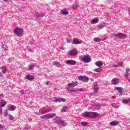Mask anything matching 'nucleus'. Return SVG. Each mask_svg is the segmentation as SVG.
<instances>
[{
  "label": "nucleus",
  "instance_id": "47",
  "mask_svg": "<svg viewBox=\"0 0 130 130\" xmlns=\"http://www.w3.org/2000/svg\"><path fill=\"white\" fill-rule=\"evenodd\" d=\"M67 41L68 43H71V41H69V39H67Z\"/></svg>",
  "mask_w": 130,
  "mask_h": 130
},
{
  "label": "nucleus",
  "instance_id": "33",
  "mask_svg": "<svg viewBox=\"0 0 130 130\" xmlns=\"http://www.w3.org/2000/svg\"><path fill=\"white\" fill-rule=\"evenodd\" d=\"M61 14L62 15H69V12L63 10L61 11Z\"/></svg>",
  "mask_w": 130,
  "mask_h": 130
},
{
  "label": "nucleus",
  "instance_id": "35",
  "mask_svg": "<svg viewBox=\"0 0 130 130\" xmlns=\"http://www.w3.org/2000/svg\"><path fill=\"white\" fill-rule=\"evenodd\" d=\"M0 129L7 130L8 129V128H6V127L3 126L2 124H0Z\"/></svg>",
  "mask_w": 130,
  "mask_h": 130
},
{
  "label": "nucleus",
  "instance_id": "8",
  "mask_svg": "<svg viewBox=\"0 0 130 130\" xmlns=\"http://www.w3.org/2000/svg\"><path fill=\"white\" fill-rule=\"evenodd\" d=\"M92 89H93V93L94 94H97V93H98L99 88H98V86L97 85L96 83H95L93 85V86H92Z\"/></svg>",
  "mask_w": 130,
  "mask_h": 130
},
{
  "label": "nucleus",
  "instance_id": "9",
  "mask_svg": "<svg viewBox=\"0 0 130 130\" xmlns=\"http://www.w3.org/2000/svg\"><path fill=\"white\" fill-rule=\"evenodd\" d=\"M66 62L68 64H70L71 66H75L77 63L76 61L73 60H67Z\"/></svg>",
  "mask_w": 130,
  "mask_h": 130
},
{
  "label": "nucleus",
  "instance_id": "25",
  "mask_svg": "<svg viewBox=\"0 0 130 130\" xmlns=\"http://www.w3.org/2000/svg\"><path fill=\"white\" fill-rule=\"evenodd\" d=\"M35 68V64H32L28 66V71H32Z\"/></svg>",
  "mask_w": 130,
  "mask_h": 130
},
{
  "label": "nucleus",
  "instance_id": "13",
  "mask_svg": "<svg viewBox=\"0 0 130 130\" xmlns=\"http://www.w3.org/2000/svg\"><path fill=\"white\" fill-rule=\"evenodd\" d=\"M117 38L119 39H123L125 38V35L122 34V33H118L117 34Z\"/></svg>",
  "mask_w": 130,
  "mask_h": 130
},
{
  "label": "nucleus",
  "instance_id": "39",
  "mask_svg": "<svg viewBox=\"0 0 130 130\" xmlns=\"http://www.w3.org/2000/svg\"><path fill=\"white\" fill-rule=\"evenodd\" d=\"M95 71L97 73H100V72H101V71H102V69H101V68H97V69H95Z\"/></svg>",
  "mask_w": 130,
  "mask_h": 130
},
{
  "label": "nucleus",
  "instance_id": "12",
  "mask_svg": "<svg viewBox=\"0 0 130 130\" xmlns=\"http://www.w3.org/2000/svg\"><path fill=\"white\" fill-rule=\"evenodd\" d=\"M64 101H66V99L62 98H57L55 100L56 103H57V102H64Z\"/></svg>",
  "mask_w": 130,
  "mask_h": 130
},
{
  "label": "nucleus",
  "instance_id": "5",
  "mask_svg": "<svg viewBox=\"0 0 130 130\" xmlns=\"http://www.w3.org/2000/svg\"><path fill=\"white\" fill-rule=\"evenodd\" d=\"M129 72H130V70H129V68H126V71L124 73V77H125V78L126 79H127V80H128V81L129 82H130V79H129V77H128V76H129Z\"/></svg>",
  "mask_w": 130,
  "mask_h": 130
},
{
  "label": "nucleus",
  "instance_id": "17",
  "mask_svg": "<svg viewBox=\"0 0 130 130\" xmlns=\"http://www.w3.org/2000/svg\"><path fill=\"white\" fill-rule=\"evenodd\" d=\"M95 64L99 68H100L101 67H102L103 66V62L101 61H99L95 62Z\"/></svg>",
  "mask_w": 130,
  "mask_h": 130
},
{
  "label": "nucleus",
  "instance_id": "44",
  "mask_svg": "<svg viewBox=\"0 0 130 130\" xmlns=\"http://www.w3.org/2000/svg\"><path fill=\"white\" fill-rule=\"evenodd\" d=\"M70 92H71V93H73V92H76V90L74 89H71L70 90Z\"/></svg>",
  "mask_w": 130,
  "mask_h": 130
},
{
  "label": "nucleus",
  "instance_id": "28",
  "mask_svg": "<svg viewBox=\"0 0 130 130\" xmlns=\"http://www.w3.org/2000/svg\"><path fill=\"white\" fill-rule=\"evenodd\" d=\"M122 102H123L124 103V104H127V103H130V99H129L128 100H123L122 101Z\"/></svg>",
  "mask_w": 130,
  "mask_h": 130
},
{
  "label": "nucleus",
  "instance_id": "16",
  "mask_svg": "<svg viewBox=\"0 0 130 130\" xmlns=\"http://www.w3.org/2000/svg\"><path fill=\"white\" fill-rule=\"evenodd\" d=\"M77 54V52H76V50H73L69 52V55L73 56V55H76Z\"/></svg>",
  "mask_w": 130,
  "mask_h": 130
},
{
  "label": "nucleus",
  "instance_id": "50",
  "mask_svg": "<svg viewBox=\"0 0 130 130\" xmlns=\"http://www.w3.org/2000/svg\"><path fill=\"white\" fill-rule=\"evenodd\" d=\"M48 84H49V82H47L46 85H48Z\"/></svg>",
  "mask_w": 130,
  "mask_h": 130
},
{
  "label": "nucleus",
  "instance_id": "11",
  "mask_svg": "<svg viewBox=\"0 0 130 130\" xmlns=\"http://www.w3.org/2000/svg\"><path fill=\"white\" fill-rule=\"evenodd\" d=\"M25 79L28 80V81H32V80L34 79V77L31 75H27L25 76Z\"/></svg>",
  "mask_w": 130,
  "mask_h": 130
},
{
  "label": "nucleus",
  "instance_id": "18",
  "mask_svg": "<svg viewBox=\"0 0 130 130\" xmlns=\"http://www.w3.org/2000/svg\"><path fill=\"white\" fill-rule=\"evenodd\" d=\"M118 124V122L117 121H112L110 122V125H112V126H116Z\"/></svg>",
  "mask_w": 130,
  "mask_h": 130
},
{
  "label": "nucleus",
  "instance_id": "29",
  "mask_svg": "<svg viewBox=\"0 0 130 130\" xmlns=\"http://www.w3.org/2000/svg\"><path fill=\"white\" fill-rule=\"evenodd\" d=\"M35 17H36L37 18H43V17H44V15H43V14L37 13L35 15Z\"/></svg>",
  "mask_w": 130,
  "mask_h": 130
},
{
  "label": "nucleus",
  "instance_id": "24",
  "mask_svg": "<svg viewBox=\"0 0 130 130\" xmlns=\"http://www.w3.org/2000/svg\"><path fill=\"white\" fill-rule=\"evenodd\" d=\"M99 22V19L98 18H96L95 19H92L91 21V24H97Z\"/></svg>",
  "mask_w": 130,
  "mask_h": 130
},
{
  "label": "nucleus",
  "instance_id": "2",
  "mask_svg": "<svg viewBox=\"0 0 130 130\" xmlns=\"http://www.w3.org/2000/svg\"><path fill=\"white\" fill-rule=\"evenodd\" d=\"M23 29L22 28H16L14 32L17 36L20 37V36H22V34H23Z\"/></svg>",
  "mask_w": 130,
  "mask_h": 130
},
{
  "label": "nucleus",
  "instance_id": "23",
  "mask_svg": "<svg viewBox=\"0 0 130 130\" xmlns=\"http://www.w3.org/2000/svg\"><path fill=\"white\" fill-rule=\"evenodd\" d=\"M52 64H53V66H55L57 68H59V67H60V63L57 62V61L53 62L52 63Z\"/></svg>",
  "mask_w": 130,
  "mask_h": 130
},
{
  "label": "nucleus",
  "instance_id": "22",
  "mask_svg": "<svg viewBox=\"0 0 130 130\" xmlns=\"http://www.w3.org/2000/svg\"><path fill=\"white\" fill-rule=\"evenodd\" d=\"M105 26V23H103L102 24H99V25L98 26V28L99 29H103Z\"/></svg>",
  "mask_w": 130,
  "mask_h": 130
},
{
  "label": "nucleus",
  "instance_id": "36",
  "mask_svg": "<svg viewBox=\"0 0 130 130\" xmlns=\"http://www.w3.org/2000/svg\"><path fill=\"white\" fill-rule=\"evenodd\" d=\"M16 108V106H11L9 108V110H11V111H14V110H15Z\"/></svg>",
  "mask_w": 130,
  "mask_h": 130
},
{
  "label": "nucleus",
  "instance_id": "3",
  "mask_svg": "<svg viewBox=\"0 0 130 130\" xmlns=\"http://www.w3.org/2000/svg\"><path fill=\"white\" fill-rule=\"evenodd\" d=\"M78 79L79 81H82L83 82H85V83L89 82V78L85 76H78Z\"/></svg>",
  "mask_w": 130,
  "mask_h": 130
},
{
  "label": "nucleus",
  "instance_id": "49",
  "mask_svg": "<svg viewBox=\"0 0 130 130\" xmlns=\"http://www.w3.org/2000/svg\"><path fill=\"white\" fill-rule=\"evenodd\" d=\"M4 2H5V3H7V2H8V0H3Z\"/></svg>",
  "mask_w": 130,
  "mask_h": 130
},
{
  "label": "nucleus",
  "instance_id": "41",
  "mask_svg": "<svg viewBox=\"0 0 130 130\" xmlns=\"http://www.w3.org/2000/svg\"><path fill=\"white\" fill-rule=\"evenodd\" d=\"M111 36L112 37H116L117 38V34H112Z\"/></svg>",
  "mask_w": 130,
  "mask_h": 130
},
{
  "label": "nucleus",
  "instance_id": "15",
  "mask_svg": "<svg viewBox=\"0 0 130 130\" xmlns=\"http://www.w3.org/2000/svg\"><path fill=\"white\" fill-rule=\"evenodd\" d=\"M77 85H78V82H73L72 83H69L68 84V86L72 87V88H74V87H76V86H77Z\"/></svg>",
  "mask_w": 130,
  "mask_h": 130
},
{
  "label": "nucleus",
  "instance_id": "48",
  "mask_svg": "<svg viewBox=\"0 0 130 130\" xmlns=\"http://www.w3.org/2000/svg\"><path fill=\"white\" fill-rule=\"evenodd\" d=\"M0 77H3V74L2 73L0 72Z\"/></svg>",
  "mask_w": 130,
  "mask_h": 130
},
{
  "label": "nucleus",
  "instance_id": "21",
  "mask_svg": "<svg viewBox=\"0 0 130 130\" xmlns=\"http://www.w3.org/2000/svg\"><path fill=\"white\" fill-rule=\"evenodd\" d=\"M90 114H91V112H86L83 113V116H84V117H90Z\"/></svg>",
  "mask_w": 130,
  "mask_h": 130
},
{
  "label": "nucleus",
  "instance_id": "7",
  "mask_svg": "<svg viewBox=\"0 0 130 130\" xmlns=\"http://www.w3.org/2000/svg\"><path fill=\"white\" fill-rule=\"evenodd\" d=\"M83 42L77 38H74L72 42V44H81Z\"/></svg>",
  "mask_w": 130,
  "mask_h": 130
},
{
  "label": "nucleus",
  "instance_id": "31",
  "mask_svg": "<svg viewBox=\"0 0 130 130\" xmlns=\"http://www.w3.org/2000/svg\"><path fill=\"white\" fill-rule=\"evenodd\" d=\"M122 63H123L122 62L118 63L117 64H114V67L115 68H118V67H121V65L122 64Z\"/></svg>",
  "mask_w": 130,
  "mask_h": 130
},
{
  "label": "nucleus",
  "instance_id": "45",
  "mask_svg": "<svg viewBox=\"0 0 130 130\" xmlns=\"http://www.w3.org/2000/svg\"><path fill=\"white\" fill-rule=\"evenodd\" d=\"M78 91H79V92H84V90L83 88H80V89H78Z\"/></svg>",
  "mask_w": 130,
  "mask_h": 130
},
{
  "label": "nucleus",
  "instance_id": "26",
  "mask_svg": "<svg viewBox=\"0 0 130 130\" xmlns=\"http://www.w3.org/2000/svg\"><path fill=\"white\" fill-rule=\"evenodd\" d=\"M78 7H79V4H78V3H74L72 6L73 9H78Z\"/></svg>",
  "mask_w": 130,
  "mask_h": 130
},
{
  "label": "nucleus",
  "instance_id": "43",
  "mask_svg": "<svg viewBox=\"0 0 130 130\" xmlns=\"http://www.w3.org/2000/svg\"><path fill=\"white\" fill-rule=\"evenodd\" d=\"M112 106L113 107H115V108H117V105L114 103L112 104Z\"/></svg>",
  "mask_w": 130,
  "mask_h": 130
},
{
  "label": "nucleus",
  "instance_id": "6",
  "mask_svg": "<svg viewBox=\"0 0 130 130\" xmlns=\"http://www.w3.org/2000/svg\"><path fill=\"white\" fill-rule=\"evenodd\" d=\"M56 122L57 124H59V125H62V126H66V125H67V123H66V122H64L61 119L57 120Z\"/></svg>",
  "mask_w": 130,
  "mask_h": 130
},
{
  "label": "nucleus",
  "instance_id": "4",
  "mask_svg": "<svg viewBox=\"0 0 130 130\" xmlns=\"http://www.w3.org/2000/svg\"><path fill=\"white\" fill-rule=\"evenodd\" d=\"M82 59L83 62L88 63L91 62V58L89 56H84L82 57Z\"/></svg>",
  "mask_w": 130,
  "mask_h": 130
},
{
  "label": "nucleus",
  "instance_id": "1",
  "mask_svg": "<svg viewBox=\"0 0 130 130\" xmlns=\"http://www.w3.org/2000/svg\"><path fill=\"white\" fill-rule=\"evenodd\" d=\"M54 116H56V114L53 113L52 115H50V114H47L45 115L41 116L40 117V118L41 119H49L50 118H53Z\"/></svg>",
  "mask_w": 130,
  "mask_h": 130
},
{
  "label": "nucleus",
  "instance_id": "46",
  "mask_svg": "<svg viewBox=\"0 0 130 130\" xmlns=\"http://www.w3.org/2000/svg\"><path fill=\"white\" fill-rule=\"evenodd\" d=\"M3 98H4V94H0V99H3Z\"/></svg>",
  "mask_w": 130,
  "mask_h": 130
},
{
  "label": "nucleus",
  "instance_id": "42",
  "mask_svg": "<svg viewBox=\"0 0 130 130\" xmlns=\"http://www.w3.org/2000/svg\"><path fill=\"white\" fill-rule=\"evenodd\" d=\"M4 116L5 117H7V116H8V111H6L5 113H4Z\"/></svg>",
  "mask_w": 130,
  "mask_h": 130
},
{
  "label": "nucleus",
  "instance_id": "40",
  "mask_svg": "<svg viewBox=\"0 0 130 130\" xmlns=\"http://www.w3.org/2000/svg\"><path fill=\"white\" fill-rule=\"evenodd\" d=\"M3 107H4V105H1L0 106V113L1 114H3Z\"/></svg>",
  "mask_w": 130,
  "mask_h": 130
},
{
  "label": "nucleus",
  "instance_id": "19",
  "mask_svg": "<svg viewBox=\"0 0 130 130\" xmlns=\"http://www.w3.org/2000/svg\"><path fill=\"white\" fill-rule=\"evenodd\" d=\"M93 40L95 41V42H100V41H103L104 39H102L100 38H94Z\"/></svg>",
  "mask_w": 130,
  "mask_h": 130
},
{
  "label": "nucleus",
  "instance_id": "10",
  "mask_svg": "<svg viewBox=\"0 0 130 130\" xmlns=\"http://www.w3.org/2000/svg\"><path fill=\"white\" fill-rule=\"evenodd\" d=\"M98 116H99V114H98V113L90 112V118L97 117Z\"/></svg>",
  "mask_w": 130,
  "mask_h": 130
},
{
  "label": "nucleus",
  "instance_id": "34",
  "mask_svg": "<svg viewBox=\"0 0 130 130\" xmlns=\"http://www.w3.org/2000/svg\"><path fill=\"white\" fill-rule=\"evenodd\" d=\"M80 124L81 125H82L83 126H86L88 125V123L86 122H81L80 123Z\"/></svg>",
  "mask_w": 130,
  "mask_h": 130
},
{
  "label": "nucleus",
  "instance_id": "27",
  "mask_svg": "<svg viewBox=\"0 0 130 130\" xmlns=\"http://www.w3.org/2000/svg\"><path fill=\"white\" fill-rule=\"evenodd\" d=\"M1 70H2V74H6V73H7V68H6V67H2L1 68Z\"/></svg>",
  "mask_w": 130,
  "mask_h": 130
},
{
  "label": "nucleus",
  "instance_id": "38",
  "mask_svg": "<svg viewBox=\"0 0 130 130\" xmlns=\"http://www.w3.org/2000/svg\"><path fill=\"white\" fill-rule=\"evenodd\" d=\"M8 116H9V119H10V120H14V119H15V118L12 115H9Z\"/></svg>",
  "mask_w": 130,
  "mask_h": 130
},
{
  "label": "nucleus",
  "instance_id": "14",
  "mask_svg": "<svg viewBox=\"0 0 130 130\" xmlns=\"http://www.w3.org/2000/svg\"><path fill=\"white\" fill-rule=\"evenodd\" d=\"M118 83H119V80H118V79L114 78L112 80V84L113 85H117Z\"/></svg>",
  "mask_w": 130,
  "mask_h": 130
},
{
  "label": "nucleus",
  "instance_id": "51",
  "mask_svg": "<svg viewBox=\"0 0 130 130\" xmlns=\"http://www.w3.org/2000/svg\"><path fill=\"white\" fill-rule=\"evenodd\" d=\"M128 13H129V15H130V12H129V11H128Z\"/></svg>",
  "mask_w": 130,
  "mask_h": 130
},
{
  "label": "nucleus",
  "instance_id": "32",
  "mask_svg": "<svg viewBox=\"0 0 130 130\" xmlns=\"http://www.w3.org/2000/svg\"><path fill=\"white\" fill-rule=\"evenodd\" d=\"M116 90H117V91L120 93L122 92V88L121 87H116Z\"/></svg>",
  "mask_w": 130,
  "mask_h": 130
},
{
  "label": "nucleus",
  "instance_id": "20",
  "mask_svg": "<svg viewBox=\"0 0 130 130\" xmlns=\"http://www.w3.org/2000/svg\"><path fill=\"white\" fill-rule=\"evenodd\" d=\"M7 104V102L4 100H0V106L1 105H4V107H5V106Z\"/></svg>",
  "mask_w": 130,
  "mask_h": 130
},
{
  "label": "nucleus",
  "instance_id": "30",
  "mask_svg": "<svg viewBox=\"0 0 130 130\" xmlns=\"http://www.w3.org/2000/svg\"><path fill=\"white\" fill-rule=\"evenodd\" d=\"M48 112H49V110L46 109L44 110L43 111H42L41 112V113L42 114H45L46 113H48Z\"/></svg>",
  "mask_w": 130,
  "mask_h": 130
},
{
  "label": "nucleus",
  "instance_id": "37",
  "mask_svg": "<svg viewBox=\"0 0 130 130\" xmlns=\"http://www.w3.org/2000/svg\"><path fill=\"white\" fill-rule=\"evenodd\" d=\"M67 110H68V107H64L61 109V111L62 112H66L67 111Z\"/></svg>",
  "mask_w": 130,
  "mask_h": 130
}]
</instances>
